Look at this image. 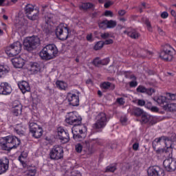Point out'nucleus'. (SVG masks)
<instances>
[{
  "label": "nucleus",
  "mask_w": 176,
  "mask_h": 176,
  "mask_svg": "<svg viewBox=\"0 0 176 176\" xmlns=\"http://www.w3.org/2000/svg\"><path fill=\"white\" fill-rule=\"evenodd\" d=\"M12 93V85L7 82L0 84V96H9Z\"/></svg>",
  "instance_id": "11"
},
{
  "label": "nucleus",
  "mask_w": 176,
  "mask_h": 176,
  "mask_svg": "<svg viewBox=\"0 0 176 176\" xmlns=\"http://www.w3.org/2000/svg\"><path fill=\"white\" fill-rule=\"evenodd\" d=\"M9 72V67L7 65H0V78H2L3 76H5L6 74H8Z\"/></svg>",
  "instance_id": "33"
},
{
  "label": "nucleus",
  "mask_w": 176,
  "mask_h": 176,
  "mask_svg": "<svg viewBox=\"0 0 176 176\" xmlns=\"http://www.w3.org/2000/svg\"><path fill=\"white\" fill-rule=\"evenodd\" d=\"M155 151L156 153H158V154H160V153H163L164 152V148H155Z\"/></svg>",
  "instance_id": "57"
},
{
  "label": "nucleus",
  "mask_w": 176,
  "mask_h": 176,
  "mask_svg": "<svg viewBox=\"0 0 176 176\" xmlns=\"http://www.w3.org/2000/svg\"><path fill=\"white\" fill-rule=\"evenodd\" d=\"M146 25L147 27L148 31H150V32L152 31V26L151 25V22L149 21L146 22Z\"/></svg>",
  "instance_id": "59"
},
{
  "label": "nucleus",
  "mask_w": 176,
  "mask_h": 176,
  "mask_svg": "<svg viewBox=\"0 0 176 176\" xmlns=\"http://www.w3.org/2000/svg\"><path fill=\"white\" fill-rule=\"evenodd\" d=\"M99 28L102 30H107V28H111V21L104 20L98 23Z\"/></svg>",
  "instance_id": "30"
},
{
  "label": "nucleus",
  "mask_w": 176,
  "mask_h": 176,
  "mask_svg": "<svg viewBox=\"0 0 176 176\" xmlns=\"http://www.w3.org/2000/svg\"><path fill=\"white\" fill-rule=\"evenodd\" d=\"M58 54V49L54 44H48L44 47L39 52V56L42 60H52Z\"/></svg>",
  "instance_id": "1"
},
{
  "label": "nucleus",
  "mask_w": 176,
  "mask_h": 176,
  "mask_svg": "<svg viewBox=\"0 0 176 176\" xmlns=\"http://www.w3.org/2000/svg\"><path fill=\"white\" fill-rule=\"evenodd\" d=\"M161 17L164 19H166L168 17V12L164 11L161 13Z\"/></svg>",
  "instance_id": "54"
},
{
  "label": "nucleus",
  "mask_w": 176,
  "mask_h": 176,
  "mask_svg": "<svg viewBox=\"0 0 176 176\" xmlns=\"http://www.w3.org/2000/svg\"><path fill=\"white\" fill-rule=\"evenodd\" d=\"M50 156L52 160H60V159H63L64 156L63 146L60 145L54 146L50 153Z\"/></svg>",
  "instance_id": "8"
},
{
  "label": "nucleus",
  "mask_w": 176,
  "mask_h": 176,
  "mask_svg": "<svg viewBox=\"0 0 176 176\" xmlns=\"http://www.w3.org/2000/svg\"><path fill=\"white\" fill-rule=\"evenodd\" d=\"M34 7L32 6V4H28L25 6L24 10L25 12V14L27 15V17L30 16L34 12Z\"/></svg>",
  "instance_id": "35"
},
{
  "label": "nucleus",
  "mask_w": 176,
  "mask_h": 176,
  "mask_svg": "<svg viewBox=\"0 0 176 176\" xmlns=\"http://www.w3.org/2000/svg\"><path fill=\"white\" fill-rule=\"evenodd\" d=\"M138 148H140V144L136 142V143L133 144V151H138Z\"/></svg>",
  "instance_id": "58"
},
{
  "label": "nucleus",
  "mask_w": 176,
  "mask_h": 176,
  "mask_svg": "<svg viewBox=\"0 0 176 176\" xmlns=\"http://www.w3.org/2000/svg\"><path fill=\"white\" fill-rule=\"evenodd\" d=\"M137 93H142L143 94H148V96H152L155 93V89L152 88H146L144 85H139L136 89Z\"/></svg>",
  "instance_id": "18"
},
{
  "label": "nucleus",
  "mask_w": 176,
  "mask_h": 176,
  "mask_svg": "<svg viewBox=\"0 0 176 176\" xmlns=\"http://www.w3.org/2000/svg\"><path fill=\"white\" fill-rule=\"evenodd\" d=\"M56 85L60 90H67V89H68V84L64 81L58 80L56 81Z\"/></svg>",
  "instance_id": "31"
},
{
  "label": "nucleus",
  "mask_w": 176,
  "mask_h": 176,
  "mask_svg": "<svg viewBox=\"0 0 176 176\" xmlns=\"http://www.w3.org/2000/svg\"><path fill=\"white\" fill-rule=\"evenodd\" d=\"M29 129L30 133H43L42 127L35 122H30Z\"/></svg>",
  "instance_id": "24"
},
{
  "label": "nucleus",
  "mask_w": 176,
  "mask_h": 176,
  "mask_svg": "<svg viewBox=\"0 0 176 176\" xmlns=\"http://www.w3.org/2000/svg\"><path fill=\"white\" fill-rule=\"evenodd\" d=\"M21 143V141L17 137L8 135L3 138V142L0 143V146L3 151H12L16 149Z\"/></svg>",
  "instance_id": "2"
},
{
  "label": "nucleus",
  "mask_w": 176,
  "mask_h": 176,
  "mask_svg": "<svg viewBox=\"0 0 176 176\" xmlns=\"http://www.w3.org/2000/svg\"><path fill=\"white\" fill-rule=\"evenodd\" d=\"M166 97L168 98V101H176V94L171 93H166Z\"/></svg>",
  "instance_id": "40"
},
{
  "label": "nucleus",
  "mask_w": 176,
  "mask_h": 176,
  "mask_svg": "<svg viewBox=\"0 0 176 176\" xmlns=\"http://www.w3.org/2000/svg\"><path fill=\"white\" fill-rule=\"evenodd\" d=\"M11 112L14 116H19V115H21V112H23V105H21V103L19 101L14 102Z\"/></svg>",
  "instance_id": "14"
},
{
  "label": "nucleus",
  "mask_w": 176,
  "mask_h": 176,
  "mask_svg": "<svg viewBox=\"0 0 176 176\" xmlns=\"http://www.w3.org/2000/svg\"><path fill=\"white\" fill-rule=\"evenodd\" d=\"M150 111H151V112H159V108H157L156 106H152Z\"/></svg>",
  "instance_id": "60"
},
{
  "label": "nucleus",
  "mask_w": 176,
  "mask_h": 176,
  "mask_svg": "<svg viewBox=\"0 0 176 176\" xmlns=\"http://www.w3.org/2000/svg\"><path fill=\"white\" fill-rule=\"evenodd\" d=\"M175 50L170 45H166L163 50L160 53V57L164 61H171L174 58Z\"/></svg>",
  "instance_id": "4"
},
{
  "label": "nucleus",
  "mask_w": 176,
  "mask_h": 176,
  "mask_svg": "<svg viewBox=\"0 0 176 176\" xmlns=\"http://www.w3.org/2000/svg\"><path fill=\"white\" fill-rule=\"evenodd\" d=\"M163 166L166 171H175L176 160L172 159H166L163 162Z\"/></svg>",
  "instance_id": "12"
},
{
  "label": "nucleus",
  "mask_w": 176,
  "mask_h": 176,
  "mask_svg": "<svg viewBox=\"0 0 176 176\" xmlns=\"http://www.w3.org/2000/svg\"><path fill=\"white\" fill-rule=\"evenodd\" d=\"M116 27V21H111V28H115Z\"/></svg>",
  "instance_id": "64"
},
{
  "label": "nucleus",
  "mask_w": 176,
  "mask_h": 176,
  "mask_svg": "<svg viewBox=\"0 0 176 176\" xmlns=\"http://www.w3.org/2000/svg\"><path fill=\"white\" fill-rule=\"evenodd\" d=\"M18 86L22 93H27L31 90V87H30V83L28 82L23 80L18 82Z\"/></svg>",
  "instance_id": "22"
},
{
  "label": "nucleus",
  "mask_w": 176,
  "mask_h": 176,
  "mask_svg": "<svg viewBox=\"0 0 176 176\" xmlns=\"http://www.w3.org/2000/svg\"><path fill=\"white\" fill-rule=\"evenodd\" d=\"M67 99L69 102V104L72 105V107H78V105H79V96H76V94H74L68 93Z\"/></svg>",
  "instance_id": "15"
},
{
  "label": "nucleus",
  "mask_w": 176,
  "mask_h": 176,
  "mask_svg": "<svg viewBox=\"0 0 176 176\" xmlns=\"http://www.w3.org/2000/svg\"><path fill=\"white\" fill-rule=\"evenodd\" d=\"M101 89H104V90L108 89L109 87H111V83L108 82H104L100 85Z\"/></svg>",
  "instance_id": "43"
},
{
  "label": "nucleus",
  "mask_w": 176,
  "mask_h": 176,
  "mask_svg": "<svg viewBox=\"0 0 176 176\" xmlns=\"http://www.w3.org/2000/svg\"><path fill=\"white\" fill-rule=\"evenodd\" d=\"M129 87L133 88V87H137L138 86V82L137 80H133L132 81L129 82Z\"/></svg>",
  "instance_id": "44"
},
{
  "label": "nucleus",
  "mask_w": 176,
  "mask_h": 176,
  "mask_svg": "<svg viewBox=\"0 0 176 176\" xmlns=\"http://www.w3.org/2000/svg\"><path fill=\"white\" fill-rule=\"evenodd\" d=\"M86 39H87V41H88V42H93V41H94L93 34H88L86 36Z\"/></svg>",
  "instance_id": "53"
},
{
  "label": "nucleus",
  "mask_w": 176,
  "mask_h": 176,
  "mask_svg": "<svg viewBox=\"0 0 176 176\" xmlns=\"http://www.w3.org/2000/svg\"><path fill=\"white\" fill-rule=\"evenodd\" d=\"M164 110L166 111V112H176V103H170L168 102Z\"/></svg>",
  "instance_id": "29"
},
{
  "label": "nucleus",
  "mask_w": 176,
  "mask_h": 176,
  "mask_svg": "<svg viewBox=\"0 0 176 176\" xmlns=\"http://www.w3.org/2000/svg\"><path fill=\"white\" fill-rule=\"evenodd\" d=\"M19 160L20 163H21L23 168H27V167H28V165L27 164V163L24 162V161L21 160V155L19 157Z\"/></svg>",
  "instance_id": "51"
},
{
  "label": "nucleus",
  "mask_w": 176,
  "mask_h": 176,
  "mask_svg": "<svg viewBox=\"0 0 176 176\" xmlns=\"http://www.w3.org/2000/svg\"><path fill=\"white\" fill-rule=\"evenodd\" d=\"M28 19L29 20H32V21H35V20L39 19V10L36 12V13L33 14L32 15H28Z\"/></svg>",
  "instance_id": "38"
},
{
  "label": "nucleus",
  "mask_w": 176,
  "mask_h": 176,
  "mask_svg": "<svg viewBox=\"0 0 176 176\" xmlns=\"http://www.w3.org/2000/svg\"><path fill=\"white\" fill-rule=\"evenodd\" d=\"M72 128V133H86L87 131V127L85 125H80V124H73Z\"/></svg>",
  "instance_id": "21"
},
{
  "label": "nucleus",
  "mask_w": 176,
  "mask_h": 176,
  "mask_svg": "<svg viewBox=\"0 0 176 176\" xmlns=\"http://www.w3.org/2000/svg\"><path fill=\"white\" fill-rule=\"evenodd\" d=\"M101 38H102V39H108V38H109L111 36V34H109V33L108 32H105V33H102L100 34Z\"/></svg>",
  "instance_id": "50"
},
{
  "label": "nucleus",
  "mask_w": 176,
  "mask_h": 176,
  "mask_svg": "<svg viewBox=\"0 0 176 176\" xmlns=\"http://www.w3.org/2000/svg\"><path fill=\"white\" fill-rule=\"evenodd\" d=\"M9 170V159L3 157L0 159V175L5 174Z\"/></svg>",
  "instance_id": "16"
},
{
  "label": "nucleus",
  "mask_w": 176,
  "mask_h": 176,
  "mask_svg": "<svg viewBox=\"0 0 176 176\" xmlns=\"http://www.w3.org/2000/svg\"><path fill=\"white\" fill-rule=\"evenodd\" d=\"M83 151V146L80 144H77L76 145V151L78 152V153H80Z\"/></svg>",
  "instance_id": "46"
},
{
  "label": "nucleus",
  "mask_w": 176,
  "mask_h": 176,
  "mask_svg": "<svg viewBox=\"0 0 176 176\" xmlns=\"http://www.w3.org/2000/svg\"><path fill=\"white\" fill-rule=\"evenodd\" d=\"M119 16H124L126 14V10H120L118 11Z\"/></svg>",
  "instance_id": "62"
},
{
  "label": "nucleus",
  "mask_w": 176,
  "mask_h": 176,
  "mask_svg": "<svg viewBox=\"0 0 176 176\" xmlns=\"http://www.w3.org/2000/svg\"><path fill=\"white\" fill-rule=\"evenodd\" d=\"M138 107H145V100L143 99H138L137 102Z\"/></svg>",
  "instance_id": "48"
},
{
  "label": "nucleus",
  "mask_w": 176,
  "mask_h": 176,
  "mask_svg": "<svg viewBox=\"0 0 176 176\" xmlns=\"http://www.w3.org/2000/svg\"><path fill=\"white\" fill-rule=\"evenodd\" d=\"M55 34L57 38H59L60 41H65L68 38V34H69V29L64 24L60 23L56 27Z\"/></svg>",
  "instance_id": "7"
},
{
  "label": "nucleus",
  "mask_w": 176,
  "mask_h": 176,
  "mask_svg": "<svg viewBox=\"0 0 176 176\" xmlns=\"http://www.w3.org/2000/svg\"><path fill=\"white\" fill-rule=\"evenodd\" d=\"M170 142V139L166 136H162L160 138H157L153 142V148L156 150L157 146H160L162 144H164L167 146V143Z\"/></svg>",
  "instance_id": "13"
},
{
  "label": "nucleus",
  "mask_w": 176,
  "mask_h": 176,
  "mask_svg": "<svg viewBox=\"0 0 176 176\" xmlns=\"http://www.w3.org/2000/svg\"><path fill=\"white\" fill-rule=\"evenodd\" d=\"M124 34H126V35L132 39H138V38H140V33L133 28H129L127 30L124 31Z\"/></svg>",
  "instance_id": "23"
},
{
  "label": "nucleus",
  "mask_w": 176,
  "mask_h": 176,
  "mask_svg": "<svg viewBox=\"0 0 176 176\" xmlns=\"http://www.w3.org/2000/svg\"><path fill=\"white\" fill-rule=\"evenodd\" d=\"M30 67V71H32V72H34V74H38V72L41 71V66H39V64H38L37 63H32Z\"/></svg>",
  "instance_id": "34"
},
{
  "label": "nucleus",
  "mask_w": 176,
  "mask_h": 176,
  "mask_svg": "<svg viewBox=\"0 0 176 176\" xmlns=\"http://www.w3.org/2000/svg\"><path fill=\"white\" fill-rule=\"evenodd\" d=\"M148 176H164V170L159 166H152L148 168Z\"/></svg>",
  "instance_id": "9"
},
{
  "label": "nucleus",
  "mask_w": 176,
  "mask_h": 176,
  "mask_svg": "<svg viewBox=\"0 0 176 176\" xmlns=\"http://www.w3.org/2000/svg\"><path fill=\"white\" fill-rule=\"evenodd\" d=\"M38 169L35 166H28V169L23 172V176H35Z\"/></svg>",
  "instance_id": "26"
},
{
  "label": "nucleus",
  "mask_w": 176,
  "mask_h": 176,
  "mask_svg": "<svg viewBox=\"0 0 176 176\" xmlns=\"http://www.w3.org/2000/svg\"><path fill=\"white\" fill-rule=\"evenodd\" d=\"M61 134H63V133H60L58 135L59 140H60L62 144H67V142H68L69 141V135L68 133H65L66 134V137H64V136H62Z\"/></svg>",
  "instance_id": "36"
},
{
  "label": "nucleus",
  "mask_w": 176,
  "mask_h": 176,
  "mask_svg": "<svg viewBox=\"0 0 176 176\" xmlns=\"http://www.w3.org/2000/svg\"><path fill=\"white\" fill-rule=\"evenodd\" d=\"M80 10H87V9H91L93 8V3H84L79 6Z\"/></svg>",
  "instance_id": "37"
},
{
  "label": "nucleus",
  "mask_w": 176,
  "mask_h": 176,
  "mask_svg": "<svg viewBox=\"0 0 176 176\" xmlns=\"http://www.w3.org/2000/svg\"><path fill=\"white\" fill-rule=\"evenodd\" d=\"M104 45H111V40H106L104 41H98L94 46V50H100L104 47Z\"/></svg>",
  "instance_id": "27"
},
{
  "label": "nucleus",
  "mask_w": 176,
  "mask_h": 176,
  "mask_svg": "<svg viewBox=\"0 0 176 176\" xmlns=\"http://www.w3.org/2000/svg\"><path fill=\"white\" fill-rule=\"evenodd\" d=\"M109 61H111V59H109V58H106L101 60L102 65H107V64H109Z\"/></svg>",
  "instance_id": "49"
},
{
  "label": "nucleus",
  "mask_w": 176,
  "mask_h": 176,
  "mask_svg": "<svg viewBox=\"0 0 176 176\" xmlns=\"http://www.w3.org/2000/svg\"><path fill=\"white\" fill-rule=\"evenodd\" d=\"M57 133H65V130H64V128H63V126H59L57 129Z\"/></svg>",
  "instance_id": "61"
},
{
  "label": "nucleus",
  "mask_w": 176,
  "mask_h": 176,
  "mask_svg": "<svg viewBox=\"0 0 176 176\" xmlns=\"http://www.w3.org/2000/svg\"><path fill=\"white\" fill-rule=\"evenodd\" d=\"M96 119L97 121L94 125V127L95 129H102V127H105V126L107 125V116L105 115V113H100L97 116Z\"/></svg>",
  "instance_id": "10"
},
{
  "label": "nucleus",
  "mask_w": 176,
  "mask_h": 176,
  "mask_svg": "<svg viewBox=\"0 0 176 176\" xmlns=\"http://www.w3.org/2000/svg\"><path fill=\"white\" fill-rule=\"evenodd\" d=\"M86 138V133H73V138L76 141H82Z\"/></svg>",
  "instance_id": "32"
},
{
  "label": "nucleus",
  "mask_w": 176,
  "mask_h": 176,
  "mask_svg": "<svg viewBox=\"0 0 176 176\" xmlns=\"http://www.w3.org/2000/svg\"><path fill=\"white\" fill-rule=\"evenodd\" d=\"M104 16H105V17H111V11L106 10L104 12Z\"/></svg>",
  "instance_id": "63"
},
{
  "label": "nucleus",
  "mask_w": 176,
  "mask_h": 176,
  "mask_svg": "<svg viewBox=\"0 0 176 176\" xmlns=\"http://www.w3.org/2000/svg\"><path fill=\"white\" fill-rule=\"evenodd\" d=\"M120 122L123 126H126L127 124V117L126 116L121 117Z\"/></svg>",
  "instance_id": "47"
},
{
  "label": "nucleus",
  "mask_w": 176,
  "mask_h": 176,
  "mask_svg": "<svg viewBox=\"0 0 176 176\" xmlns=\"http://www.w3.org/2000/svg\"><path fill=\"white\" fill-rule=\"evenodd\" d=\"M21 52V43L16 41L6 48V53L8 57H14Z\"/></svg>",
  "instance_id": "6"
},
{
  "label": "nucleus",
  "mask_w": 176,
  "mask_h": 176,
  "mask_svg": "<svg viewBox=\"0 0 176 176\" xmlns=\"http://www.w3.org/2000/svg\"><path fill=\"white\" fill-rule=\"evenodd\" d=\"M41 45V39L38 36H32L26 37L23 40V47L28 52H31L34 50L36 47V46H39Z\"/></svg>",
  "instance_id": "3"
},
{
  "label": "nucleus",
  "mask_w": 176,
  "mask_h": 176,
  "mask_svg": "<svg viewBox=\"0 0 176 176\" xmlns=\"http://www.w3.org/2000/svg\"><path fill=\"white\" fill-rule=\"evenodd\" d=\"M15 27L21 35H25V26L23 24V22L20 21L19 18H16L14 21Z\"/></svg>",
  "instance_id": "17"
},
{
  "label": "nucleus",
  "mask_w": 176,
  "mask_h": 176,
  "mask_svg": "<svg viewBox=\"0 0 176 176\" xmlns=\"http://www.w3.org/2000/svg\"><path fill=\"white\" fill-rule=\"evenodd\" d=\"M125 78L126 79H132L133 80H137V77L134 75V74H131V75H126Z\"/></svg>",
  "instance_id": "52"
},
{
  "label": "nucleus",
  "mask_w": 176,
  "mask_h": 176,
  "mask_svg": "<svg viewBox=\"0 0 176 176\" xmlns=\"http://www.w3.org/2000/svg\"><path fill=\"white\" fill-rule=\"evenodd\" d=\"M144 107H145V108H147V109L151 110L152 107H153L152 106V102H148L145 103Z\"/></svg>",
  "instance_id": "56"
},
{
  "label": "nucleus",
  "mask_w": 176,
  "mask_h": 176,
  "mask_svg": "<svg viewBox=\"0 0 176 176\" xmlns=\"http://www.w3.org/2000/svg\"><path fill=\"white\" fill-rule=\"evenodd\" d=\"M117 104H119V105H124V104L126 103V102L124 101V98H118L116 99Z\"/></svg>",
  "instance_id": "45"
},
{
  "label": "nucleus",
  "mask_w": 176,
  "mask_h": 176,
  "mask_svg": "<svg viewBox=\"0 0 176 176\" xmlns=\"http://www.w3.org/2000/svg\"><path fill=\"white\" fill-rule=\"evenodd\" d=\"M148 123L150 124H156V123H157V120L156 119V117L150 116L148 118Z\"/></svg>",
  "instance_id": "41"
},
{
  "label": "nucleus",
  "mask_w": 176,
  "mask_h": 176,
  "mask_svg": "<svg viewBox=\"0 0 176 176\" xmlns=\"http://www.w3.org/2000/svg\"><path fill=\"white\" fill-rule=\"evenodd\" d=\"M93 64L96 67H100V65H102V62H101V60L100 59V58H96L93 60Z\"/></svg>",
  "instance_id": "42"
},
{
  "label": "nucleus",
  "mask_w": 176,
  "mask_h": 176,
  "mask_svg": "<svg viewBox=\"0 0 176 176\" xmlns=\"http://www.w3.org/2000/svg\"><path fill=\"white\" fill-rule=\"evenodd\" d=\"M11 61L14 68H23L24 64H25V60L21 57H15Z\"/></svg>",
  "instance_id": "20"
},
{
  "label": "nucleus",
  "mask_w": 176,
  "mask_h": 176,
  "mask_svg": "<svg viewBox=\"0 0 176 176\" xmlns=\"http://www.w3.org/2000/svg\"><path fill=\"white\" fill-rule=\"evenodd\" d=\"M140 117V123H142V124H146V123H149V118H151V115L148 114V113H145L144 111Z\"/></svg>",
  "instance_id": "28"
},
{
  "label": "nucleus",
  "mask_w": 176,
  "mask_h": 176,
  "mask_svg": "<svg viewBox=\"0 0 176 176\" xmlns=\"http://www.w3.org/2000/svg\"><path fill=\"white\" fill-rule=\"evenodd\" d=\"M155 101L157 102V104L160 105V107H162L163 109H164L165 107H167V104H168V98L163 96H160L158 97H155L154 98Z\"/></svg>",
  "instance_id": "19"
},
{
  "label": "nucleus",
  "mask_w": 176,
  "mask_h": 176,
  "mask_svg": "<svg viewBox=\"0 0 176 176\" xmlns=\"http://www.w3.org/2000/svg\"><path fill=\"white\" fill-rule=\"evenodd\" d=\"M65 122L67 123V124H80L82 123V117L79 113L76 111H72L67 113L65 116Z\"/></svg>",
  "instance_id": "5"
},
{
  "label": "nucleus",
  "mask_w": 176,
  "mask_h": 176,
  "mask_svg": "<svg viewBox=\"0 0 176 176\" xmlns=\"http://www.w3.org/2000/svg\"><path fill=\"white\" fill-rule=\"evenodd\" d=\"M32 137H34V138H41L42 137V133H33Z\"/></svg>",
  "instance_id": "55"
},
{
  "label": "nucleus",
  "mask_w": 176,
  "mask_h": 176,
  "mask_svg": "<svg viewBox=\"0 0 176 176\" xmlns=\"http://www.w3.org/2000/svg\"><path fill=\"white\" fill-rule=\"evenodd\" d=\"M144 110L140 107H133L131 109L130 113L131 116H135V118H140L144 113Z\"/></svg>",
  "instance_id": "25"
},
{
  "label": "nucleus",
  "mask_w": 176,
  "mask_h": 176,
  "mask_svg": "<svg viewBox=\"0 0 176 176\" xmlns=\"http://www.w3.org/2000/svg\"><path fill=\"white\" fill-rule=\"evenodd\" d=\"M52 19H53L52 14H47V16H45V23L47 24V25H49V24L51 25Z\"/></svg>",
  "instance_id": "39"
}]
</instances>
